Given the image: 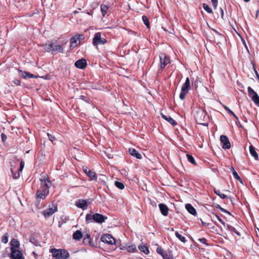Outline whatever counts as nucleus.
Masks as SVG:
<instances>
[{
    "label": "nucleus",
    "instance_id": "19",
    "mask_svg": "<svg viewBox=\"0 0 259 259\" xmlns=\"http://www.w3.org/2000/svg\"><path fill=\"white\" fill-rule=\"evenodd\" d=\"M159 209L161 214L164 216H167L168 213V208L164 204L160 203L159 204Z\"/></svg>",
    "mask_w": 259,
    "mask_h": 259
},
{
    "label": "nucleus",
    "instance_id": "11",
    "mask_svg": "<svg viewBox=\"0 0 259 259\" xmlns=\"http://www.w3.org/2000/svg\"><path fill=\"white\" fill-rule=\"evenodd\" d=\"M11 253L10 257L12 259H24L21 252L14 247L11 248Z\"/></svg>",
    "mask_w": 259,
    "mask_h": 259
},
{
    "label": "nucleus",
    "instance_id": "36",
    "mask_svg": "<svg viewBox=\"0 0 259 259\" xmlns=\"http://www.w3.org/2000/svg\"><path fill=\"white\" fill-rule=\"evenodd\" d=\"M214 192L218 196H220L222 199H225L227 197V195L221 193L219 190L214 189Z\"/></svg>",
    "mask_w": 259,
    "mask_h": 259
},
{
    "label": "nucleus",
    "instance_id": "17",
    "mask_svg": "<svg viewBox=\"0 0 259 259\" xmlns=\"http://www.w3.org/2000/svg\"><path fill=\"white\" fill-rule=\"evenodd\" d=\"M87 61L84 59H81L76 61L74 64L75 66L79 69H84L87 66Z\"/></svg>",
    "mask_w": 259,
    "mask_h": 259
},
{
    "label": "nucleus",
    "instance_id": "42",
    "mask_svg": "<svg viewBox=\"0 0 259 259\" xmlns=\"http://www.w3.org/2000/svg\"><path fill=\"white\" fill-rule=\"evenodd\" d=\"M233 175L234 177L236 180H237L238 181H239L240 183H242V179H241V178L239 177V176L238 175V174H237V172L236 171H233Z\"/></svg>",
    "mask_w": 259,
    "mask_h": 259
},
{
    "label": "nucleus",
    "instance_id": "47",
    "mask_svg": "<svg viewBox=\"0 0 259 259\" xmlns=\"http://www.w3.org/2000/svg\"><path fill=\"white\" fill-rule=\"evenodd\" d=\"M214 216L217 218V219H218V220L222 224V225H225V222H224L222 219L217 214H214Z\"/></svg>",
    "mask_w": 259,
    "mask_h": 259
},
{
    "label": "nucleus",
    "instance_id": "26",
    "mask_svg": "<svg viewBox=\"0 0 259 259\" xmlns=\"http://www.w3.org/2000/svg\"><path fill=\"white\" fill-rule=\"evenodd\" d=\"M44 49L47 52H53V42L50 43L49 44H45L44 46Z\"/></svg>",
    "mask_w": 259,
    "mask_h": 259
},
{
    "label": "nucleus",
    "instance_id": "39",
    "mask_svg": "<svg viewBox=\"0 0 259 259\" xmlns=\"http://www.w3.org/2000/svg\"><path fill=\"white\" fill-rule=\"evenodd\" d=\"M20 72V76L23 78H26L27 77V75H28V72L23 71L21 70H18Z\"/></svg>",
    "mask_w": 259,
    "mask_h": 259
},
{
    "label": "nucleus",
    "instance_id": "37",
    "mask_svg": "<svg viewBox=\"0 0 259 259\" xmlns=\"http://www.w3.org/2000/svg\"><path fill=\"white\" fill-rule=\"evenodd\" d=\"M115 185L116 186V187H117L120 190H123L124 188V186L123 184L119 181H115Z\"/></svg>",
    "mask_w": 259,
    "mask_h": 259
},
{
    "label": "nucleus",
    "instance_id": "46",
    "mask_svg": "<svg viewBox=\"0 0 259 259\" xmlns=\"http://www.w3.org/2000/svg\"><path fill=\"white\" fill-rule=\"evenodd\" d=\"M211 2L213 7V8L214 9H216L218 6V0H211Z\"/></svg>",
    "mask_w": 259,
    "mask_h": 259
},
{
    "label": "nucleus",
    "instance_id": "59",
    "mask_svg": "<svg viewBox=\"0 0 259 259\" xmlns=\"http://www.w3.org/2000/svg\"><path fill=\"white\" fill-rule=\"evenodd\" d=\"M91 237V236H90V234H87V235H85V237Z\"/></svg>",
    "mask_w": 259,
    "mask_h": 259
},
{
    "label": "nucleus",
    "instance_id": "8",
    "mask_svg": "<svg viewBox=\"0 0 259 259\" xmlns=\"http://www.w3.org/2000/svg\"><path fill=\"white\" fill-rule=\"evenodd\" d=\"M107 42L105 38L101 37V34L100 32L95 33L93 39V44L94 46L99 45H104Z\"/></svg>",
    "mask_w": 259,
    "mask_h": 259
},
{
    "label": "nucleus",
    "instance_id": "64",
    "mask_svg": "<svg viewBox=\"0 0 259 259\" xmlns=\"http://www.w3.org/2000/svg\"><path fill=\"white\" fill-rule=\"evenodd\" d=\"M246 2H248L250 0H244Z\"/></svg>",
    "mask_w": 259,
    "mask_h": 259
},
{
    "label": "nucleus",
    "instance_id": "3",
    "mask_svg": "<svg viewBox=\"0 0 259 259\" xmlns=\"http://www.w3.org/2000/svg\"><path fill=\"white\" fill-rule=\"evenodd\" d=\"M107 219V217L106 216L98 213H96L93 214L91 213H88L85 215V222L87 224L93 222L98 224H102L103 223H104Z\"/></svg>",
    "mask_w": 259,
    "mask_h": 259
},
{
    "label": "nucleus",
    "instance_id": "24",
    "mask_svg": "<svg viewBox=\"0 0 259 259\" xmlns=\"http://www.w3.org/2000/svg\"><path fill=\"white\" fill-rule=\"evenodd\" d=\"M249 152L250 154L253 156L255 160L258 159V154L256 152L255 148L252 145L249 146Z\"/></svg>",
    "mask_w": 259,
    "mask_h": 259
},
{
    "label": "nucleus",
    "instance_id": "53",
    "mask_svg": "<svg viewBox=\"0 0 259 259\" xmlns=\"http://www.w3.org/2000/svg\"><path fill=\"white\" fill-rule=\"evenodd\" d=\"M27 77H29V78H36L37 76L33 74H31V73H30L28 72V75H27Z\"/></svg>",
    "mask_w": 259,
    "mask_h": 259
},
{
    "label": "nucleus",
    "instance_id": "34",
    "mask_svg": "<svg viewBox=\"0 0 259 259\" xmlns=\"http://www.w3.org/2000/svg\"><path fill=\"white\" fill-rule=\"evenodd\" d=\"M142 20L146 27L148 28H150V23L148 18L146 16L144 15L142 16Z\"/></svg>",
    "mask_w": 259,
    "mask_h": 259
},
{
    "label": "nucleus",
    "instance_id": "12",
    "mask_svg": "<svg viewBox=\"0 0 259 259\" xmlns=\"http://www.w3.org/2000/svg\"><path fill=\"white\" fill-rule=\"evenodd\" d=\"M220 141L222 144V147L224 149H228L231 147L230 142L228 138L226 136H221Z\"/></svg>",
    "mask_w": 259,
    "mask_h": 259
},
{
    "label": "nucleus",
    "instance_id": "40",
    "mask_svg": "<svg viewBox=\"0 0 259 259\" xmlns=\"http://www.w3.org/2000/svg\"><path fill=\"white\" fill-rule=\"evenodd\" d=\"M156 251L157 253L161 255L162 256L164 254L165 251L163 250V249L160 246H158L156 249Z\"/></svg>",
    "mask_w": 259,
    "mask_h": 259
},
{
    "label": "nucleus",
    "instance_id": "61",
    "mask_svg": "<svg viewBox=\"0 0 259 259\" xmlns=\"http://www.w3.org/2000/svg\"><path fill=\"white\" fill-rule=\"evenodd\" d=\"M238 84L240 86V87H242L243 88V85L242 84H239V83L238 82Z\"/></svg>",
    "mask_w": 259,
    "mask_h": 259
},
{
    "label": "nucleus",
    "instance_id": "63",
    "mask_svg": "<svg viewBox=\"0 0 259 259\" xmlns=\"http://www.w3.org/2000/svg\"><path fill=\"white\" fill-rule=\"evenodd\" d=\"M170 231H174V228H171V230H170Z\"/></svg>",
    "mask_w": 259,
    "mask_h": 259
},
{
    "label": "nucleus",
    "instance_id": "38",
    "mask_svg": "<svg viewBox=\"0 0 259 259\" xmlns=\"http://www.w3.org/2000/svg\"><path fill=\"white\" fill-rule=\"evenodd\" d=\"M224 109L227 111L231 115H233L237 120H238V117L235 114V113L231 110L228 107L226 106H224Z\"/></svg>",
    "mask_w": 259,
    "mask_h": 259
},
{
    "label": "nucleus",
    "instance_id": "7",
    "mask_svg": "<svg viewBox=\"0 0 259 259\" xmlns=\"http://www.w3.org/2000/svg\"><path fill=\"white\" fill-rule=\"evenodd\" d=\"M248 96L251 98L254 103L259 107V96L258 94L250 87H248L247 88Z\"/></svg>",
    "mask_w": 259,
    "mask_h": 259
},
{
    "label": "nucleus",
    "instance_id": "5",
    "mask_svg": "<svg viewBox=\"0 0 259 259\" xmlns=\"http://www.w3.org/2000/svg\"><path fill=\"white\" fill-rule=\"evenodd\" d=\"M50 252L56 259H66L69 256L68 252L65 249L53 248L50 250Z\"/></svg>",
    "mask_w": 259,
    "mask_h": 259
},
{
    "label": "nucleus",
    "instance_id": "56",
    "mask_svg": "<svg viewBox=\"0 0 259 259\" xmlns=\"http://www.w3.org/2000/svg\"><path fill=\"white\" fill-rule=\"evenodd\" d=\"M230 170L232 172V174H233V171H236L234 169V168L231 166L230 168Z\"/></svg>",
    "mask_w": 259,
    "mask_h": 259
},
{
    "label": "nucleus",
    "instance_id": "16",
    "mask_svg": "<svg viewBox=\"0 0 259 259\" xmlns=\"http://www.w3.org/2000/svg\"><path fill=\"white\" fill-rule=\"evenodd\" d=\"M83 171L90 178L91 180L97 181V177L95 172L90 170L88 167L83 168Z\"/></svg>",
    "mask_w": 259,
    "mask_h": 259
},
{
    "label": "nucleus",
    "instance_id": "2",
    "mask_svg": "<svg viewBox=\"0 0 259 259\" xmlns=\"http://www.w3.org/2000/svg\"><path fill=\"white\" fill-rule=\"evenodd\" d=\"M11 171L14 179L20 177V171H21L24 166V162L21 160L16 159V161L11 162Z\"/></svg>",
    "mask_w": 259,
    "mask_h": 259
},
{
    "label": "nucleus",
    "instance_id": "22",
    "mask_svg": "<svg viewBox=\"0 0 259 259\" xmlns=\"http://www.w3.org/2000/svg\"><path fill=\"white\" fill-rule=\"evenodd\" d=\"M185 207L187 210L192 215H196V210L195 208L191 204H187L185 205Z\"/></svg>",
    "mask_w": 259,
    "mask_h": 259
},
{
    "label": "nucleus",
    "instance_id": "25",
    "mask_svg": "<svg viewBox=\"0 0 259 259\" xmlns=\"http://www.w3.org/2000/svg\"><path fill=\"white\" fill-rule=\"evenodd\" d=\"M82 237V234L79 230L76 231L73 234V238L76 240H79Z\"/></svg>",
    "mask_w": 259,
    "mask_h": 259
},
{
    "label": "nucleus",
    "instance_id": "43",
    "mask_svg": "<svg viewBox=\"0 0 259 259\" xmlns=\"http://www.w3.org/2000/svg\"><path fill=\"white\" fill-rule=\"evenodd\" d=\"M2 242L4 243H7L8 242V236L7 234H5L2 237Z\"/></svg>",
    "mask_w": 259,
    "mask_h": 259
},
{
    "label": "nucleus",
    "instance_id": "6",
    "mask_svg": "<svg viewBox=\"0 0 259 259\" xmlns=\"http://www.w3.org/2000/svg\"><path fill=\"white\" fill-rule=\"evenodd\" d=\"M190 90V81L189 77H187L185 83L183 84L181 88V92L180 94V98L183 100L185 98L186 95Z\"/></svg>",
    "mask_w": 259,
    "mask_h": 259
},
{
    "label": "nucleus",
    "instance_id": "27",
    "mask_svg": "<svg viewBox=\"0 0 259 259\" xmlns=\"http://www.w3.org/2000/svg\"><path fill=\"white\" fill-rule=\"evenodd\" d=\"M139 249L141 251L143 252L146 254H148L149 253V249L148 247L145 245L139 246Z\"/></svg>",
    "mask_w": 259,
    "mask_h": 259
},
{
    "label": "nucleus",
    "instance_id": "45",
    "mask_svg": "<svg viewBox=\"0 0 259 259\" xmlns=\"http://www.w3.org/2000/svg\"><path fill=\"white\" fill-rule=\"evenodd\" d=\"M30 242H31L32 244H33L35 246H39V245L38 243L33 237L30 238Z\"/></svg>",
    "mask_w": 259,
    "mask_h": 259
},
{
    "label": "nucleus",
    "instance_id": "1",
    "mask_svg": "<svg viewBox=\"0 0 259 259\" xmlns=\"http://www.w3.org/2000/svg\"><path fill=\"white\" fill-rule=\"evenodd\" d=\"M40 181L41 188L37 190L36 196L37 198L44 199L49 193V189L52 183L47 175L42 176Z\"/></svg>",
    "mask_w": 259,
    "mask_h": 259
},
{
    "label": "nucleus",
    "instance_id": "50",
    "mask_svg": "<svg viewBox=\"0 0 259 259\" xmlns=\"http://www.w3.org/2000/svg\"><path fill=\"white\" fill-rule=\"evenodd\" d=\"M84 241L85 242H88L90 245H91V237H84Z\"/></svg>",
    "mask_w": 259,
    "mask_h": 259
},
{
    "label": "nucleus",
    "instance_id": "62",
    "mask_svg": "<svg viewBox=\"0 0 259 259\" xmlns=\"http://www.w3.org/2000/svg\"><path fill=\"white\" fill-rule=\"evenodd\" d=\"M78 13V11H75L74 12V14H77V13Z\"/></svg>",
    "mask_w": 259,
    "mask_h": 259
},
{
    "label": "nucleus",
    "instance_id": "58",
    "mask_svg": "<svg viewBox=\"0 0 259 259\" xmlns=\"http://www.w3.org/2000/svg\"><path fill=\"white\" fill-rule=\"evenodd\" d=\"M201 222H202V224L203 225V226H205L206 225V223H204V222H203L202 221H201Z\"/></svg>",
    "mask_w": 259,
    "mask_h": 259
},
{
    "label": "nucleus",
    "instance_id": "54",
    "mask_svg": "<svg viewBox=\"0 0 259 259\" xmlns=\"http://www.w3.org/2000/svg\"><path fill=\"white\" fill-rule=\"evenodd\" d=\"M220 11H221V17H222V18L223 19L224 13V11L222 8H220Z\"/></svg>",
    "mask_w": 259,
    "mask_h": 259
},
{
    "label": "nucleus",
    "instance_id": "44",
    "mask_svg": "<svg viewBox=\"0 0 259 259\" xmlns=\"http://www.w3.org/2000/svg\"><path fill=\"white\" fill-rule=\"evenodd\" d=\"M198 241L204 244L206 246H208V244L207 243V240L205 238H199L198 239Z\"/></svg>",
    "mask_w": 259,
    "mask_h": 259
},
{
    "label": "nucleus",
    "instance_id": "20",
    "mask_svg": "<svg viewBox=\"0 0 259 259\" xmlns=\"http://www.w3.org/2000/svg\"><path fill=\"white\" fill-rule=\"evenodd\" d=\"M161 117L164 120H166L170 124L172 125L173 126H175L177 124V122L170 116H166L163 113H161Z\"/></svg>",
    "mask_w": 259,
    "mask_h": 259
},
{
    "label": "nucleus",
    "instance_id": "15",
    "mask_svg": "<svg viewBox=\"0 0 259 259\" xmlns=\"http://www.w3.org/2000/svg\"><path fill=\"white\" fill-rule=\"evenodd\" d=\"M88 202L87 200L78 199L75 202V205L83 210H85L88 207Z\"/></svg>",
    "mask_w": 259,
    "mask_h": 259
},
{
    "label": "nucleus",
    "instance_id": "23",
    "mask_svg": "<svg viewBox=\"0 0 259 259\" xmlns=\"http://www.w3.org/2000/svg\"><path fill=\"white\" fill-rule=\"evenodd\" d=\"M224 226L227 229V230L234 232L238 236H241L240 233L233 226L226 223L225 225H224Z\"/></svg>",
    "mask_w": 259,
    "mask_h": 259
},
{
    "label": "nucleus",
    "instance_id": "30",
    "mask_svg": "<svg viewBox=\"0 0 259 259\" xmlns=\"http://www.w3.org/2000/svg\"><path fill=\"white\" fill-rule=\"evenodd\" d=\"M162 257L163 259H173L172 254L169 251H165L164 254Z\"/></svg>",
    "mask_w": 259,
    "mask_h": 259
},
{
    "label": "nucleus",
    "instance_id": "57",
    "mask_svg": "<svg viewBox=\"0 0 259 259\" xmlns=\"http://www.w3.org/2000/svg\"><path fill=\"white\" fill-rule=\"evenodd\" d=\"M126 246H122L121 247H120V248L121 250H124V249H126Z\"/></svg>",
    "mask_w": 259,
    "mask_h": 259
},
{
    "label": "nucleus",
    "instance_id": "33",
    "mask_svg": "<svg viewBox=\"0 0 259 259\" xmlns=\"http://www.w3.org/2000/svg\"><path fill=\"white\" fill-rule=\"evenodd\" d=\"M108 9V7L105 5H101V10L103 16H104Z\"/></svg>",
    "mask_w": 259,
    "mask_h": 259
},
{
    "label": "nucleus",
    "instance_id": "28",
    "mask_svg": "<svg viewBox=\"0 0 259 259\" xmlns=\"http://www.w3.org/2000/svg\"><path fill=\"white\" fill-rule=\"evenodd\" d=\"M11 247H14L15 248L17 249L19 247L20 243L17 240L13 239L11 241Z\"/></svg>",
    "mask_w": 259,
    "mask_h": 259
},
{
    "label": "nucleus",
    "instance_id": "51",
    "mask_svg": "<svg viewBox=\"0 0 259 259\" xmlns=\"http://www.w3.org/2000/svg\"><path fill=\"white\" fill-rule=\"evenodd\" d=\"M80 99L87 102H89L88 99L85 96L81 95L80 96Z\"/></svg>",
    "mask_w": 259,
    "mask_h": 259
},
{
    "label": "nucleus",
    "instance_id": "21",
    "mask_svg": "<svg viewBox=\"0 0 259 259\" xmlns=\"http://www.w3.org/2000/svg\"><path fill=\"white\" fill-rule=\"evenodd\" d=\"M128 152L132 156L135 157L138 159H141L142 158V155L139 153L135 149L130 148L128 149Z\"/></svg>",
    "mask_w": 259,
    "mask_h": 259
},
{
    "label": "nucleus",
    "instance_id": "49",
    "mask_svg": "<svg viewBox=\"0 0 259 259\" xmlns=\"http://www.w3.org/2000/svg\"><path fill=\"white\" fill-rule=\"evenodd\" d=\"M13 82L17 85H20V83H21V81L19 79H14L13 80Z\"/></svg>",
    "mask_w": 259,
    "mask_h": 259
},
{
    "label": "nucleus",
    "instance_id": "29",
    "mask_svg": "<svg viewBox=\"0 0 259 259\" xmlns=\"http://www.w3.org/2000/svg\"><path fill=\"white\" fill-rule=\"evenodd\" d=\"M126 249L130 252H135L136 251H137L136 246L135 244L126 246Z\"/></svg>",
    "mask_w": 259,
    "mask_h": 259
},
{
    "label": "nucleus",
    "instance_id": "4",
    "mask_svg": "<svg viewBox=\"0 0 259 259\" xmlns=\"http://www.w3.org/2000/svg\"><path fill=\"white\" fill-rule=\"evenodd\" d=\"M195 117L198 124L205 126L208 125V116L203 109H198L196 112Z\"/></svg>",
    "mask_w": 259,
    "mask_h": 259
},
{
    "label": "nucleus",
    "instance_id": "35",
    "mask_svg": "<svg viewBox=\"0 0 259 259\" xmlns=\"http://www.w3.org/2000/svg\"><path fill=\"white\" fill-rule=\"evenodd\" d=\"M203 8L204 10L207 12L208 13H212V9L209 7L208 5L206 4H203Z\"/></svg>",
    "mask_w": 259,
    "mask_h": 259
},
{
    "label": "nucleus",
    "instance_id": "32",
    "mask_svg": "<svg viewBox=\"0 0 259 259\" xmlns=\"http://www.w3.org/2000/svg\"><path fill=\"white\" fill-rule=\"evenodd\" d=\"M176 236L182 242L185 243L186 242V239L185 237L182 235H181L178 232L176 231L175 232Z\"/></svg>",
    "mask_w": 259,
    "mask_h": 259
},
{
    "label": "nucleus",
    "instance_id": "18",
    "mask_svg": "<svg viewBox=\"0 0 259 259\" xmlns=\"http://www.w3.org/2000/svg\"><path fill=\"white\" fill-rule=\"evenodd\" d=\"M64 49L62 46L53 42V52L52 53H63Z\"/></svg>",
    "mask_w": 259,
    "mask_h": 259
},
{
    "label": "nucleus",
    "instance_id": "52",
    "mask_svg": "<svg viewBox=\"0 0 259 259\" xmlns=\"http://www.w3.org/2000/svg\"><path fill=\"white\" fill-rule=\"evenodd\" d=\"M1 138H2V140L3 142H5L6 139H7V136L5 134H2L1 135Z\"/></svg>",
    "mask_w": 259,
    "mask_h": 259
},
{
    "label": "nucleus",
    "instance_id": "48",
    "mask_svg": "<svg viewBox=\"0 0 259 259\" xmlns=\"http://www.w3.org/2000/svg\"><path fill=\"white\" fill-rule=\"evenodd\" d=\"M47 135H48V137L49 140L52 142H53L56 139L54 136H53V135H52L51 134H50L49 133H48Z\"/></svg>",
    "mask_w": 259,
    "mask_h": 259
},
{
    "label": "nucleus",
    "instance_id": "13",
    "mask_svg": "<svg viewBox=\"0 0 259 259\" xmlns=\"http://www.w3.org/2000/svg\"><path fill=\"white\" fill-rule=\"evenodd\" d=\"M83 36L82 34H78L72 37L70 40V48H74L76 47L78 41H79L78 44H80V40L83 38Z\"/></svg>",
    "mask_w": 259,
    "mask_h": 259
},
{
    "label": "nucleus",
    "instance_id": "55",
    "mask_svg": "<svg viewBox=\"0 0 259 259\" xmlns=\"http://www.w3.org/2000/svg\"><path fill=\"white\" fill-rule=\"evenodd\" d=\"M214 31L215 32V33L216 34H217L218 35L220 36H223V35L220 33H219L218 31L215 30H214Z\"/></svg>",
    "mask_w": 259,
    "mask_h": 259
},
{
    "label": "nucleus",
    "instance_id": "10",
    "mask_svg": "<svg viewBox=\"0 0 259 259\" xmlns=\"http://www.w3.org/2000/svg\"><path fill=\"white\" fill-rule=\"evenodd\" d=\"M160 61V67L161 70L164 69L165 66L170 62L169 58L163 53H160L159 55Z\"/></svg>",
    "mask_w": 259,
    "mask_h": 259
},
{
    "label": "nucleus",
    "instance_id": "31",
    "mask_svg": "<svg viewBox=\"0 0 259 259\" xmlns=\"http://www.w3.org/2000/svg\"><path fill=\"white\" fill-rule=\"evenodd\" d=\"M186 156L187 157V159L192 164L196 165L197 164H196V162L195 160V159L191 155H190L189 154H186Z\"/></svg>",
    "mask_w": 259,
    "mask_h": 259
},
{
    "label": "nucleus",
    "instance_id": "41",
    "mask_svg": "<svg viewBox=\"0 0 259 259\" xmlns=\"http://www.w3.org/2000/svg\"><path fill=\"white\" fill-rule=\"evenodd\" d=\"M216 208L219 209L221 211H222L223 212L226 213L229 215L231 214V213L229 211L222 208L220 205H217L216 206Z\"/></svg>",
    "mask_w": 259,
    "mask_h": 259
},
{
    "label": "nucleus",
    "instance_id": "9",
    "mask_svg": "<svg viewBox=\"0 0 259 259\" xmlns=\"http://www.w3.org/2000/svg\"><path fill=\"white\" fill-rule=\"evenodd\" d=\"M101 240L108 244L113 245L115 243V239L109 234L103 235L101 237Z\"/></svg>",
    "mask_w": 259,
    "mask_h": 259
},
{
    "label": "nucleus",
    "instance_id": "60",
    "mask_svg": "<svg viewBox=\"0 0 259 259\" xmlns=\"http://www.w3.org/2000/svg\"><path fill=\"white\" fill-rule=\"evenodd\" d=\"M238 84L240 86V87H242L243 88V85L242 84H239V83L238 82Z\"/></svg>",
    "mask_w": 259,
    "mask_h": 259
},
{
    "label": "nucleus",
    "instance_id": "14",
    "mask_svg": "<svg viewBox=\"0 0 259 259\" xmlns=\"http://www.w3.org/2000/svg\"><path fill=\"white\" fill-rule=\"evenodd\" d=\"M57 211V207L56 205H54L52 207L48 208L43 211V214L46 218H48L51 216L53 213Z\"/></svg>",
    "mask_w": 259,
    "mask_h": 259
}]
</instances>
